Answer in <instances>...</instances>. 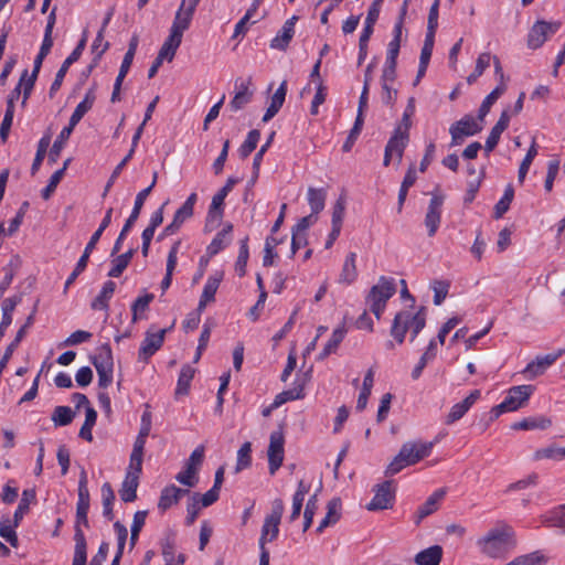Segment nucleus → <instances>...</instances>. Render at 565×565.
Segmentation results:
<instances>
[{"instance_id":"18","label":"nucleus","mask_w":565,"mask_h":565,"mask_svg":"<svg viewBox=\"0 0 565 565\" xmlns=\"http://www.w3.org/2000/svg\"><path fill=\"white\" fill-rule=\"evenodd\" d=\"M563 350L546 355H539L530 362L524 369L523 373L529 379H534L544 374V372L552 366L563 354Z\"/></svg>"},{"instance_id":"24","label":"nucleus","mask_w":565,"mask_h":565,"mask_svg":"<svg viewBox=\"0 0 565 565\" xmlns=\"http://www.w3.org/2000/svg\"><path fill=\"white\" fill-rule=\"evenodd\" d=\"M189 493V490L178 488L174 484H170L161 491V495L158 502V508L161 511H167L170 509L173 504L178 503L179 500Z\"/></svg>"},{"instance_id":"30","label":"nucleus","mask_w":565,"mask_h":565,"mask_svg":"<svg viewBox=\"0 0 565 565\" xmlns=\"http://www.w3.org/2000/svg\"><path fill=\"white\" fill-rule=\"evenodd\" d=\"M443 557V548L439 545H433L416 554L415 563L417 565H439Z\"/></svg>"},{"instance_id":"19","label":"nucleus","mask_w":565,"mask_h":565,"mask_svg":"<svg viewBox=\"0 0 565 565\" xmlns=\"http://www.w3.org/2000/svg\"><path fill=\"white\" fill-rule=\"evenodd\" d=\"M186 7V0H182L170 28V32L180 38H183L184 31L190 28L194 14V11Z\"/></svg>"},{"instance_id":"42","label":"nucleus","mask_w":565,"mask_h":565,"mask_svg":"<svg viewBox=\"0 0 565 565\" xmlns=\"http://www.w3.org/2000/svg\"><path fill=\"white\" fill-rule=\"evenodd\" d=\"M416 179H417L416 170H415L414 164H412L408 168V170L404 177V180L401 184V189L398 192V200H397V211L398 212L402 211L403 205L406 200V196H407V192H408L409 188H412L414 185V183L416 182Z\"/></svg>"},{"instance_id":"41","label":"nucleus","mask_w":565,"mask_h":565,"mask_svg":"<svg viewBox=\"0 0 565 565\" xmlns=\"http://www.w3.org/2000/svg\"><path fill=\"white\" fill-rule=\"evenodd\" d=\"M327 192L324 189L309 188L307 192L308 204L310 205L311 213L318 215L326 204Z\"/></svg>"},{"instance_id":"43","label":"nucleus","mask_w":565,"mask_h":565,"mask_svg":"<svg viewBox=\"0 0 565 565\" xmlns=\"http://www.w3.org/2000/svg\"><path fill=\"white\" fill-rule=\"evenodd\" d=\"M542 523L547 526L561 527L565 533V504L559 505L543 515Z\"/></svg>"},{"instance_id":"52","label":"nucleus","mask_w":565,"mask_h":565,"mask_svg":"<svg viewBox=\"0 0 565 565\" xmlns=\"http://www.w3.org/2000/svg\"><path fill=\"white\" fill-rule=\"evenodd\" d=\"M248 237H245L241 241L238 256L235 263V271L239 277H243L246 274V266L249 257L248 250Z\"/></svg>"},{"instance_id":"3","label":"nucleus","mask_w":565,"mask_h":565,"mask_svg":"<svg viewBox=\"0 0 565 565\" xmlns=\"http://www.w3.org/2000/svg\"><path fill=\"white\" fill-rule=\"evenodd\" d=\"M395 292L396 286L394 279L384 276L371 288L366 297V303L377 319L381 318L386 302Z\"/></svg>"},{"instance_id":"51","label":"nucleus","mask_w":565,"mask_h":565,"mask_svg":"<svg viewBox=\"0 0 565 565\" xmlns=\"http://www.w3.org/2000/svg\"><path fill=\"white\" fill-rule=\"evenodd\" d=\"M96 419H97L96 411L93 407H87L86 412H85V422H84L83 426L79 429V437L81 438H83V439H85L87 441H92L93 440L92 429H93V427L96 424Z\"/></svg>"},{"instance_id":"35","label":"nucleus","mask_w":565,"mask_h":565,"mask_svg":"<svg viewBox=\"0 0 565 565\" xmlns=\"http://www.w3.org/2000/svg\"><path fill=\"white\" fill-rule=\"evenodd\" d=\"M345 334L347 329L344 328V326L335 328L331 334V338L326 343L323 350L319 354L318 360L322 361L330 354L334 353L338 350L340 343L343 341Z\"/></svg>"},{"instance_id":"29","label":"nucleus","mask_w":565,"mask_h":565,"mask_svg":"<svg viewBox=\"0 0 565 565\" xmlns=\"http://www.w3.org/2000/svg\"><path fill=\"white\" fill-rule=\"evenodd\" d=\"M139 484V478L136 472H127L126 478L122 482L119 491L120 499L124 502H132L137 498V488Z\"/></svg>"},{"instance_id":"58","label":"nucleus","mask_w":565,"mask_h":565,"mask_svg":"<svg viewBox=\"0 0 565 565\" xmlns=\"http://www.w3.org/2000/svg\"><path fill=\"white\" fill-rule=\"evenodd\" d=\"M491 58L492 56L490 53H481L478 56L475 71L467 78L469 84L475 83L483 74L486 68L489 67Z\"/></svg>"},{"instance_id":"46","label":"nucleus","mask_w":565,"mask_h":565,"mask_svg":"<svg viewBox=\"0 0 565 565\" xmlns=\"http://www.w3.org/2000/svg\"><path fill=\"white\" fill-rule=\"evenodd\" d=\"M100 492H102V500H103V515L108 520H113V518H114L113 503L115 501V493H114V490H113L110 483L105 482L102 486Z\"/></svg>"},{"instance_id":"26","label":"nucleus","mask_w":565,"mask_h":565,"mask_svg":"<svg viewBox=\"0 0 565 565\" xmlns=\"http://www.w3.org/2000/svg\"><path fill=\"white\" fill-rule=\"evenodd\" d=\"M287 94V82L284 81L270 98V104L266 109L263 121L267 122L276 116L282 107Z\"/></svg>"},{"instance_id":"10","label":"nucleus","mask_w":565,"mask_h":565,"mask_svg":"<svg viewBox=\"0 0 565 565\" xmlns=\"http://www.w3.org/2000/svg\"><path fill=\"white\" fill-rule=\"evenodd\" d=\"M482 130V125L471 115L463 116L460 120L452 124L449 128L451 136V146H458L469 136H475Z\"/></svg>"},{"instance_id":"22","label":"nucleus","mask_w":565,"mask_h":565,"mask_svg":"<svg viewBox=\"0 0 565 565\" xmlns=\"http://www.w3.org/2000/svg\"><path fill=\"white\" fill-rule=\"evenodd\" d=\"M481 392L473 390L470 394L460 403L455 404L446 418V424L450 425L459 420L470 409V407L480 398Z\"/></svg>"},{"instance_id":"50","label":"nucleus","mask_w":565,"mask_h":565,"mask_svg":"<svg viewBox=\"0 0 565 565\" xmlns=\"http://www.w3.org/2000/svg\"><path fill=\"white\" fill-rule=\"evenodd\" d=\"M113 207H109L106 211V214L104 218L102 220L98 228L95 231V233L92 235L89 242L87 243L85 249L86 252H93L96 247V244L98 243L100 236L103 235L104 231L110 225L111 223V215H113Z\"/></svg>"},{"instance_id":"39","label":"nucleus","mask_w":565,"mask_h":565,"mask_svg":"<svg viewBox=\"0 0 565 565\" xmlns=\"http://www.w3.org/2000/svg\"><path fill=\"white\" fill-rule=\"evenodd\" d=\"M180 245H181V242L177 241L169 250L168 259H167V273L161 281V289L163 291L167 290L171 285L172 274H173V270H174V268L177 266V262H178V252H179Z\"/></svg>"},{"instance_id":"44","label":"nucleus","mask_w":565,"mask_h":565,"mask_svg":"<svg viewBox=\"0 0 565 565\" xmlns=\"http://www.w3.org/2000/svg\"><path fill=\"white\" fill-rule=\"evenodd\" d=\"M408 318L407 321L408 330L412 332L411 341H414L415 338L418 335V333L425 328L426 326V313L425 309L420 308L416 313H412L408 311Z\"/></svg>"},{"instance_id":"33","label":"nucleus","mask_w":565,"mask_h":565,"mask_svg":"<svg viewBox=\"0 0 565 565\" xmlns=\"http://www.w3.org/2000/svg\"><path fill=\"white\" fill-rule=\"evenodd\" d=\"M233 231V225L227 224L224 228L218 232L215 237L212 239L210 245L207 246V253L213 256L224 249L231 242V233Z\"/></svg>"},{"instance_id":"63","label":"nucleus","mask_w":565,"mask_h":565,"mask_svg":"<svg viewBox=\"0 0 565 565\" xmlns=\"http://www.w3.org/2000/svg\"><path fill=\"white\" fill-rule=\"evenodd\" d=\"M536 154H537L536 143L533 140L530 149L527 150V153L525 154L524 159L522 160V162L520 164L519 174H518L519 182L522 183L524 181V179L529 172V169H530L534 158L536 157Z\"/></svg>"},{"instance_id":"6","label":"nucleus","mask_w":565,"mask_h":565,"mask_svg":"<svg viewBox=\"0 0 565 565\" xmlns=\"http://www.w3.org/2000/svg\"><path fill=\"white\" fill-rule=\"evenodd\" d=\"M93 364L98 374V386L104 388L109 386L113 382L114 358L108 343H104L97 349Z\"/></svg>"},{"instance_id":"21","label":"nucleus","mask_w":565,"mask_h":565,"mask_svg":"<svg viewBox=\"0 0 565 565\" xmlns=\"http://www.w3.org/2000/svg\"><path fill=\"white\" fill-rule=\"evenodd\" d=\"M445 495H446L445 488H440V489H437L436 491H434L427 498V500L418 507L417 512H416V518H417L416 523H419L423 519H425L426 516L436 512L439 509V505H440L441 501L444 500Z\"/></svg>"},{"instance_id":"5","label":"nucleus","mask_w":565,"mask_h":565,"mask_svg":"<svg viewBox=\"0 0 565 565\" xmlns=\"http://www.w3.org/2000/svg\"><path fill=\"white\" fill-rule=\"evenodd\" d=\"M284 510L285 505L281 499H275L271 502L270 513L266 515L262 526L259 547H266V543L273 542L277 539Z\"/></svg>"},{"instance_id":"45","label":"nucleus","mask_w":565,"mask_h":565,"mask_svg":"<svg viewBox=\"0 0 565 565\" xmlns=\"http://www.w3.org/2000/svg\"><path fill=\"white\" fill-rule=\"evenodd\" d=\"M548 558L541 551L521 555L505 565H545Z\"/></svg>"},{"instance_id":"1","label":"nucleus","mask_w":565,"mask_h":565,"mask_svg":"<svg viewBox=\"0 0 565 565\" xmlns=\"http://www.w3.org/2000/svg\"><path fill=\"white\" fill-rule=\"evenodd\" d=\"M479 551L490 558H505L516 546L515 533L508 524H498L476 542Z\"/></svg>"},{"instance_id":"40","label":"nucleus","mask_w":565,"mask_h":565,"mask_svg":"<svg viewBox=\"0 0 565 565\" xmlns=\"http://www.w3.org/2000/svg\"><path fill=\"white\" fill-rule=\"evenodd\" d=\"M182 38L170 32L169 36L163 42L158 56L164 61L171 62L181 45Z\"/></svg>"},{"instance_id":"23","label":"nucleus","mask_w":565,"mask_h":565,"mask_svg":"<svg viewBox=\"0 0 565 565\" xmlns=\"http://www.w3.org/2000/svg\"><path fill=\"white\" fill-rule=\"evenodd\" d=\"M297 20L298 17L294 15L284 23L281 30L270 41L271 49L285 51L288 47L295 34V24Z\"/></svg>"},{"instance_id":"27","label":"nucleus","mask_w":565,"mask_h":565,"mask_svg":"<svg viewBox=\"0 0 565 565\" xmlns=\"http://www.w3.org/2000/svg\"><path fill=\"white\" fill-rule=\"evenodd\" d=\"M356 254L351 252L347 255L340 276L339 282L343 285H350L358 278V269H356Z\"/></svg>"},{"instance_id":"54","label":"nucleus","mask_w":565,"mask_h":565,"mask_svg":"<svg viewBox=\"0 0 565 565\" xmlns=\"http://www.w3.org/2000/svg\"><path fill=\"white\" fill-rule=\"evenodd\" d=\"M149 194H150V189H143L136 195L132 211H131L129 217L126 220V223H128L131 226L135 225Z\"/></svg>"},{"instance_id":"16","label":"nucleus","mask_w":565,"mask_h":565,"mask_svg":"<svg viewBox=\"0 0 565 565\" xmlns=\"http://www.w3.org/2000/svg\"><path fill=\"white\" fill-rule=\"evenodd\" d=\"M284 435L281 431H273L270 434L269 446L267 450L268 455V465L270 475H275V472L280 468L284 461Z\"/></svg>"},{"instance_id":"9","label":"nucleus","mask_w":565,"mask_h":565,"mask_svg":"<svg viewBox=\"0 0 565 565\" xmlns=\"http://www.w3.org/2000/svg\"><path fill=\"white\" fill-rule=\"evenodd\" d=\"M409 135L406 131H402V127L398 126L392 137L388 139L383 163L387 167L392 160H396L397 164L401 163L403 159L404 150L408 143Z\"/></svg>"},{"instance_id":"32","label":"nucleus","mask_w":565,"mask_h":565,"mask_svg":"<svg viewBox=\"0 0 565 565\" xmlns=\"http://www.w3.org/2000/svg\"><path fill=\"white\" fill-rule=\"evenodd\" d=\"M408 318V311L404 310L398 312L394 320L391 328V335L397 341V343L402 344L405 340V335L408 331V324L407 321Z\"/></svg>"},{"instance_id":"56","label":"nucleus","mask_w":565,"mask_h":565,"mask_svg":"<svg viewBox=\"0 0 565 565\" xmlns=\"http://www.w3.org/2000/svg\"><path fill=\"white\" fill-rule=\"evenodd\" d=\"M259 138L260 132L258 130L253 129L248 132L245 141L238 149L239 156L243 159L247 158L256 149Z\"/></svg>"},{"instance_id":"2","label":"nucleus","mask_w":565,"mask_h":565,"mask_svg":"<svg viewBox=\"0 0 565 565\" xmlns=\"http://www.w3.org/2000/svg\"><path fill=\"white\" fill-rule=\"evenodd\" d=\"M434 443H405L385 470L386 476H394L407 466H413L428 457L434 448Z\"/></svg>"},{"instance_id":"15","label":"nucleus","mask_w":565,"mask_h":565,"mask_svg":"<svg viewBox=\"0 0 565 565\" xmlns=\"http://www.w3.org/2000/svg\"><path fill=\"white\" fill-rule=\"evenodd\" d=\"M443 204L444 196L437 193H431V199L425 215V226L427 227L428 236L430 237H433L439 228Z\"/></svg>"},{"instance_id":"12","label":"nucleus","mask_w":565,"mask_h":565,"mask_svg":"<svg viewBox=\"0 0 565 565\" xmlns=\"http://www.w3.org/2000/svg\"><path fill=\"white\" fill-rule=\"evenodd\" d=\"M87 42V32L84 31L83 38L77 43L76 47L73 52L65 58L60 70L57 71L53 83L51 84L49 95L52 98L56 92L61 88L64 77L70 68V66L75 63L82 55Z\"/></svg>"},{"instance_id":"25","label":"nucleus","mask_w":565,"mask_h":565,"mask_svg":"<svg viewBox=\"0 0 565 565\" xmlns=\"http://www.w3.org/2000/svg\"><path fill=\"white\" fill-rule=\"evenodd\" d=\"M303 387L305 382L297 379L294 383V386L290 390L282 391L281 393L276 395L274 402L271 403V408H278L289 401L302 398Z\"/></svg>"},{"instance_id":"62","label":"nucleus","mask_w":565,"mask_h":565,"mask_svg":"<svg viewBox=\"0 0 565 565\" xmlns=\"http://www.w3.org/2000/svg\"><path fill=\"white\" fill-rule=\"evenodd\" d=\"M152 294H146L138 297L131 305L132 322H137L140 319V313L149 308L150 302L153 300Z\"/></svg>"},{"instance_id":"49","label":"nucleus","mask_w":565,"mask_h":565,"mask_svg":"<svg viewBox=\"0 0 565 565\" xmlns=\"http://www.w3.org/2000/svg\"><path fill=\"white\" fill-rule=\"evenodd\" d=\"M397 57L398 54L386 52V60L381 76L382 83L392 84L395 81Z\"/></svg>"},{"instance_id":"8","label":"nucleus","mask_w":565,"mask_h":565,"mask_svg":"<svg viewBox=\"0 0 565 565\" xmlns=\"http://www.w3.org/2000/svg\"><path fill=\"white\" fill-rule=\"evenodd\" d=\"M561 28V22H547L544 20L536 21L530 29L527 34V46L531 50L541 47L545 41L554 35Z\"/></svg>"},{"instance_id":"31","label":"nucleus","mask_w":565,"mask_h":565,"mask_svg":"<svg viewBox=\"0 0 565 565\" xmlns=\"http://www.w3.org/2000/svg\"><path fill=\"white\" fill-rule=\"evenodd\" d=\"M116 289V284L113 280H107L98 294V296L92 301V308L94 310H105L109 309V300L111 299Z\"/></svg>"},{"instance_id":"60","label":"nucleus","mask_w":565,"mask_h":565,"mask_svg":"<svg viewBox=\"0 0 565 565\" xmlns=\"http://www.w3.org/2000/svg\"><path fill=\"white\" fill-rule=\"evenodd\" d=\"M50 142H51V137L49 135H45L40 139L39 145H38V150L35 153V158H34L32 167H31L32 174H35V172L41 167V164L44 160V157L46 154L47 148L50 146Z\"/></svg>"},{"instance_id":"61","label":"nucleus","mask_w":565,"mask_h":565,"mask_svg":"<svg viewBox=\"0 0 565 565\" xmlns=\"http://www.w3.org/2000/svg\"><path fill=\"white\" fill-rule=\"evenodd\" d=\"M36 78H38V76H35V74L29 75L28 70H24L20 77V81L17 86H20V89L23 90V100H22L23 106L26 104V100L31 95V92L34 87Z\"/></svg>"},{"instance_id":"17","label":"nucleus","mask_w":565,"mask_h":565,"mask_svg":"<svg viewBox=\"0 0 565 565\" xmlns=\"http://www.w3.org/2000/svg\"><path fill=\"white\" fill-rule=\"evenodd\" d=\"M198 201V194L191 193L181 207L174 213L173 220L164 227L166 234H175L183 223L193 216L194 205Z\"/></svg>"},{"instance_id":"57","label":"nucleus","mask_w":565,"mask_h":565,"mask_svg":"<svg viewBox=\"0 0 565 565\" xmlns=\"http://www.w3.org/2000/svg\"><path fill=\"white\" fill-rule=\"evenodd\" d=\"M252 444L249 441L244 443L237 451V461L235 470L239 472L248 468L252 463Z\"/></svg>"},{"instance_id":"11","label":"nucleus","mask_w":565,"mask_h":565,"mask_svg":"<svg viewBox=\"0 0 565 565\" xmlns=\"http://www.w3.org/2000/svg\"><path fill=\"white\" fill-rule=\"evenodd\" d=\"M166 333L167 329L154 330V328L151 327L147 330L138 352L139 361L148 362V360L162 347Z\"/></svg>"},{"instance_id":"36","label":"nucleus","mask_w":565,"mask_h":565,"mask_svg":"<svg viewBox=\"0 0 565 565\" xmlns=\"http://www.w3.org/2000/svg\"><path fill=\"white\" fill-rule=\"evenodd\" d=\"M310 486L307 484L303 480H300L298 483L297 491L292 497V509L289 516L290 522L297 520L301 513L303 501L306 494L309 492Z\"/></svg>"},{"instance_id":"28","label":"nucleus","mask_w":565,"mask_h":565,"mask_svg":"<svg viewBox=\"0 0 565 565\" xmlns=\"http://www.w3.org/2000/svg\"><path fill=\"white\" fill-rule=\"evenodd\" d=\"M36 492L34 489H24L19 505L13 514L14 526H19L24 514L29 512L30 505L35 503Z\"/></svg>"},{"instance_id":"47","label":"nucleus","mask_w":565,"mask_h":565,"mask_svg":"<svg viewBox=\"0 0 565 565\" xmlns=\"http://www.w3.org/2000/svg\"><path fill=\"white\" fill-rule=\"evenodd\" d=\"M75 541V551L72 565H86L87 554H86V539L84 533L77 531L74 534Z\"/></svg>"},{"instance_id":"59","label":"nucleus","mask_w":565,"mask_h":565,"mask_svg":"<svg viewBox=\"0 0 565 565\" xmlns=\"http://www.w3.org/2000/svg\"><path fill=\"white\" fill-rule=\"evenodd\" d=\"M514 196V190L511 185L507 186L502 198L494 206V217L501 218L510 207V204Z\"/></svg>"},{"instance_id":"64","label":"nucleus","mask_w":565,"mask_h":565,"mask_svg":"<svg viewBox=\"0 0 565 565\" xmlns=\"http://www.w3.org/2000/svg\"><path fill=\"white\" fill-rule=\"evenodd\" d=\"M563 460L565 458V447L550 446L535 451V459Z\"/></svg>"},{"instance_id":"20","label":"nucleus","mask_w":565,"mask_h":565,"mask_svg":"<svg viewBox=\"0 0 565 565\" xmlns=\"http://www.w3.org/2000/svg\"><path fill=\"white\" fill-rule=\"evenodd\" d=\"M223 280V273L216 271L215 274L209 276L206 282L203 287V291L198 305V311H203L209 302L214 301L215 294L220 287L221 281Z\"/></svg>"},{"instance_id":"14","label":"nucleus","mask_w":565,"mask_h":565,"mask_svg":"<svg viewBox=\"0 0 565 565\" xmlns=\"http://www.w3.org/2000/svg\"><path fill=\"white\" fill-rule=\"evenodd\" d=\"M238 182V179L228 178L222 189L217 191L212 198V202L207 212V222H221L224 213V201L228 193L233 190L234 185Z\"/></svg>"},{"instance_id":"55","label":"nucleus","mask_w":565,"mask_h":565,"mask_svg":"<svg viewBox=\"0 0 565 565\" xmlns=\"http://www.w3.org/2000/svg\"><path fill=\"white\" fill-rule=\"evenodd\" d=\"M75 414L68 406H56L53 414L52 420L55 426H66L72 423Z\"/></svg>"},{"instance_id":"37","label":"nucleus","mask_w":565,"mask_h":565,"mask_svg":"<svg viewBox=\"0 0 565 565\" xmlns=\"http://www.w3.org/2000/svg\"><path fill=\"white\" fill-rule=\"evenodd\" d=\"M87 473L83 469L79 475V481H78V500L76 504V512H87L89 511V491L87 487Z\"/></svg>"},{"instance_id":"48","label":"nucleus","mask_w":565,"mask_h":565,"mask_svg":"<svg viewBox=\"0 0 565 565\" xmlns=\"http://www.w3.org/2000/svg\"><path fill=\"white\" fill-rule=\"evenodd\" d=\"M194 373L195 370L191 365L186 364L182 366L175 390L177 395H184L189 392L190 383L194 377Z\"/></svg>"},{"instance_id":"7","label":"nucleus","mask_w":565,"mask_h":565,"mask_svg":"<svg viewBox=\"0 0 565 565\" xmlns=\"http://www.w3.org/2000/svg\"><path fill=\"white\" fill-rule=\"evenodd\" d=\"M204 452L205 449L202 445L198 446L192 451L189 459L185 461L184 469L175 476L177 481L189 488L195 487L198 483V470L203 462Z\"/></svg>"},{"instance_id":"38","label":"nucleus","mask_w":565,"mask_h":565,"mask_svg":"<svg viewBox=\"0 0 565 565\" xmlns=\"http://www.w3.org/2000/svg\"><path fill=\"white\" fill-rule=\"evenodd\" d=\"M505 90L507 85L504 83H500L489 95L486 96L478 111V119L480 121H483L492 105L504 94Z\"/></svg>"},{"instance_id":"34","label":"nucleus","mask_w":565,"mask_h":565,"mask_svg":"<svg viewBox=\"0 0 565 565\" xmlns=\"http://www.w3.org/2000/svg\"><path fill=\"white\" fill-rule=\"evenodd\" d=\"M326 516L321 520L317 532L321 533L326 527L335 524L341 516V502L339 499H332L328 503Z\"/></svg>"},{"instance_id":"53","label":"nucleus","mask_w":565,"mask_h":565,"mask_svg":"<svg viewBox=\"0 0 565 565\" xmlns=\"http://www.w3.org/2000/svg\"><path fill=\"white\" fill-rule=\"evenodd\" d=\"M20 297H11L7 298L2 302V321L0 323V328L6 330L12 322V312L15 309V306L20 302Z\"/></svg>"},{"instance_id":"13","label":"nucleus","mask_w":565,"mask_h":565,"mask_svg":"<svg viewBox=\"0 0 565 565\" xmlns=\"http://www.w3.org/2000/svg\"><path fill=\"white\" fill-rule=\"evenodd\" d=\"M374 497L366 505L369 511L385 510L392 508L395 499L393 481L387 480L374 487Z\"/></svg>"},{"instance_id":"4","label":"nucleus","mask_w":565,"mask_h":565,"mask_svg":"<svg viewBox=\"0 0 565 565\" xmlns=\"http://www.w3.org/2000/svg\"><path fill=\"white\" fill-rule=\"evenodd\" d=\"M533 392L534 387L532 385H519L511 387L504 401L492 408L491 413L493 417L497 418L505 412H514L519 409L527 402Z\"/></svg>"}]
</instances>
